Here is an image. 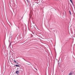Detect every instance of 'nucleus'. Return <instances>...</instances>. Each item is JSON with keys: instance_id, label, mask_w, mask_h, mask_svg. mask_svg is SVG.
I'll return each mask as SVG.
<instances>
[{"instance_id": "423d86ee", "label": "nucleus", "mask_w": 75, "mask_h": 75, "mask_svg": "<svg viewBox=\"0 0 75 75\" xmlns=\"http://www.w3.org/2000/svg\"><path fill=\"white\" fill-rule=\"evenodd\" d=\"M14 61L15 62H16V63L17 62V61H16L15 60H14Z\"/></svg>"}, {"instance_id": "6e6552de", "label": "nucleus", "mask_w": 75, "mask_h": 75, "mask_svg": "<svg viewBox=\"0 0 75 75\" xmlns=\"http://www.w3.org/2000/svg\"><path fill=\"white\" fill-rule=\"evenodd\" d=\"M36 69V70H37V69Z\"/></svg>"}, {"instance_id": "7ed1b4c3", "label": "nucleus", "mask_w": 75, "mask_h": 75, "mask_svg": "<svg viewBox=\"0 0 75 75\" xmlns=\"http://www.w3.org/2000/svg\"><path fill=\"white\" fill-rule=\"evenodd\" d=\"M69 13L70 15H72V14L71 13V11H69Z\"/></svg>"}, {"instance_id": "f03ea898", "label": "nucleus", "mask_w": 75, "mask_h": 75, "mask_svg": "<svg viewBox=\"0 0 75 75\" xmlns=\"http://www.w3.org/2000/svg\"><path fill=\"white\" fill-rule=\"evenodd\" d=\"M16 74H19V71H17L16 72Z\"/></svg>"}, {"instance_id": "20e7f679", "label": "nucleus", "mask_w": 75, "mask_h": 75, "mask_svg": "<svg viewBox=\"0 0 75 75\" xmlns=\"http://www.w3.org/2000/svg\"><path fill=\"white\" fill-rule=\"evenodd\" d=\"M15 66L16 67H20L19 65H16Z\"/></svg>"}, {"instance_id": "9d476101", "label": "nucleus", "mask_w": 75, "mask_h": 75, "mask_svg": "<svg viewBox=\"0 0 75 75\" xmlns=\"http://www.w3.org/2000/svg\"><path fill=\"white\" fill-rule=\"evenodd\" d=\"M16 64H18V63L17 62V63H16Z\"/></svg>"}, {"instance_id": "f257e3e1", "label": "nucleus", "mask_w": 75, "mask_h": 75, "mask_svg": "<svg viewBox=\"0 0 75 75\" xmlns=\"http://www.w3.org/2000/svg\"><path fill=\"white\" fill-rule=\"evenodd\" d=\"M74 74V72L71 71L70 73L68 75H72V74Z\"/></svg>"}, {"instance_id": "0eeeda50", "label": "nucleus", "mask_w": 75, "mask_h": 75, "mask_svg": "<svg viewBox=\"0 0 75 75\" xmlns=\"http://www.w3.org/2000/svg\"><path fill=\"white\" fill-rule=\"evenodd\" d=\"M72 5L74 6V4H73V3H72Z\"/></svg>"}, {"instance_id": "1a4fd4ad", "label": "nucleus", "mask_w": 75, "mask_h": 75, "mask_svg": "<svg viewBox=\"0 0 75 75\" xmlns=\"http://www.w3.org/2000/svg\"><path fill=\"white\" fill-rule=\"evenodd\" d=\"M10 45H11V43H10Z\"/></svg>"}, {"instance_id": "39448f33", "label": "nucleus", "mask_w": 75, "mask_h": 75, "mask_svg": "<svg viewBox=\"0 0 75 75\" xmlns=\"http://www.w3.org/2000/svg\"><path fill=\"white\" fill-rule=\"evenodd\" d=\"M71 3H72V0H70Z\"/></svg>"}]
</instances>
